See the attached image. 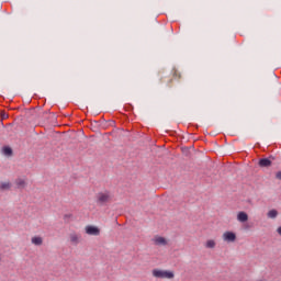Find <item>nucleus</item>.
Returning <instances> with one entry per match:
<instances>
[{"instance_id": "14", "label": "nucleus", "mask_w": 281, "mask_h": 281, "mask_svg": "<svg viewBox=\"0 0 281 281\" xmlns=\"http://www.w3.org/2000/svg\"><path fill=\"white\" fill-rule=\"evenodd\" d=\"M278 217V211L276 210H270L268 212V218H277Z\"/></svg>"}, {"instance_id": "3", "label": "nucleus", "mask_w": 281, "mask_h": 281, "mask_svg": "<svg viewBox=\"0 0 281 281\" xmlns=\"http://www.w3.org/2000/svg\"><path fill=\"white\" fill-rule=\"evenodd\" d=\"M154 245H156V247H167L169 240L166 237H161L159 235L154 236V238L151 239Z\"/></svg>"}, {"instance_id": "15", "label": "nucleus", "mask_w": 281, "mask_h": 281, "mask_svg": "<svg viewBox=\"0 0 281 281\" xmlns=\"http://www.w3.org/2000/svg\"><path fill=\"white\" fill-rule=\"evenodd\" d=\"M2 120H8L9 115L5 112H1Z\"/></svg>"}, {"instance_id": "2", "label": "nucleus", "mask_w": 281, "mask_h": 281, "mask_svg": "<svg viewBox=\"0 0 281 281\" xmlns=\"http://www.w3.org/2000/svg\"><path fill=\"white\" fill-rule=\"evenodd\" d=\"M111 199H113V195H111V192L109 191H101L97 194V203L99 205H105Z\"/></svg>"}, {"instance_id": "5", "label": "nucleus", "mask_w": 281, "mask_h": 281, "mask_svg": "<svg viewBox=\"0 0 281 281\" xmlns=\"http://www.w3.org/2000/svg\"><path fill=\"white\" fill-rule=\"evenodd\" d=\"M86 234H88V236H100V228L88 225L86 226Z\"/></svg>"}, {"instance_id": "4", "label": "nucleus", "mask_w": 281, "mask_h": 281, "mask_svg": "<svg viewBox=\"0 0 281 281\" xmlns=\"http://www.w3.org/2000/svg\"><path fill=\"white\" fill-rule=\"evenodd\" d=\"M222 238L224 243H236V233L227 231L223 233Z\"/></svg>"}, {"instance_id": "7", "label": "nucleus", "mask_w": 281, "mask_h": 281, "mask_svg": "<svg viewBox=\"0 0 281 281\" xmlns=\"http://www.w3.org/2000/svg\"><path fill=\"white\" fill-rule=\"evenodd\" d=\"M238 223H247L249 221V215L245 211H240L237 213Z\"/></svg>"}, {"instance_id": "13", "label": "nucleus", "mask_w": 281, "mask_h": 281, "mask_svg": "<svg viewBox=\"0 0 281 281\" xmlns=\"http://www.w3.org/2000/svg\"><path fill=\"white\" fill-rule=\"evenodd\" d=\"M2 154H3L5 157H12V148H10V147H3V148H2Z\"/></svg>"}, {"instance_id": "8", "label": "nucleus", "mask_w": 281, "mask_h": 281, "mask_svg": "<svg viewBox=\"0 0 281 281\" xmlns=\"http://www.w3.org/2000/svg\"><path fill=\"white\" fill-rule=\"evenodd\" d=\"M12 189V182L10 181H2L0 182V190L4 192L5 190H11Z\"/></svg>"}, {"instance_id": "11", "label": "nucleus", "mask_w": 281, "mask_h": 281, "mask_svg": "<svg viewBox=\"0 0 281 281\" xmlns=\"http://www.w3.org/2000/svg\"><path fill=\"white\" fill-rule=\"evenodd\" d=\"M204 246H205L206 249H215L216 248V240L207 239Z\"/></svg>"}, {"instance_id": "1", "label": "nucleus", "mask_w": 281, "mask_h": 281, "mask_svg": "<svg viewBox=\"0 0 281 281\" xmlns=\"http://www.w3.org/2000/svg\"><path fill=\"white\" fill-rule=\"evenodd\" d=\"M151 276L162 280H172V278H175V272L170 270L154 269Z\"/></svg>"}, {"instance_id": "10", "label": "nucleus", "mask_w": 281, "mask_h": 281, "mask_svg": "<svg viewBox=\"0 0 281 281\" xmlns=\"http://www.w3.org/2000/svg\"><path fill=\"white\" fill-rule=\"evenodd\" d=\"M259 166L261 168H269V166H271V160H269V158H263L259 160Z\"/></svg>"}, {"instance_id": "9", "label": "nucleus", "mask_w": 281, "mask_h": 281, "mask_svg": "<svg viewBox=\"0 0 281 281\" xmlns=\"http://www.w3.org/2000/svg\"><path fill=\"white\" fill-rule=\"evenodd\" d=\"M31 243H32V245L41 247V245H43V237L34 236V237L31 238Z\"/></svg>"}, {"instance_id": "12", "label": "nucleus", "mask_w": 281, "mask_h": 281, "mask_svg": "<svg viewBox=\"0 0 281 281\" xmlns=\"http://www.w3.org/2000/svg\"><path fill=\"white\" fill-rule=\"evenodd\" d=\"M15 186H16V188H25V186H27V183L25 182V179L18 178L15 180Z\"/></svg>"}, {"instance_id": "16", "label": "nucleus", "mask_w": 281, "mask_h": 281, "mask_svg": "<svg viewBox=\"0 0 281 281\" xmlns=\"http://www.w3.org/2000/svg\"><path fill=\"white\" fill-rule=\"evenodd\" d=\"M276 179H278L279 181H281V171H278V172L276 173Z\"/></svg>"}, {"instance_id": "6", "label": "nucleus", "mask_w": 281, "mask_h": 281, "mask_svg": "<svg viewBox=\"0 0 281 281\" xmlns=\"http://www.w3.org/2000/svg\"><path fill=\"white\" fill-rule=\"evenodd\" d=\"M80 238H82V237L78 233H70L69 234V240H70L71 245H79L80 244Z\"/></svg>"}, {"instance_id": "17", "label": "nucleus", "mask_w": 281, "mask_h": 281, "mask_svg": "<svg viewBox=\"0 0 281 281\" xmlns=\"http://www.w3.org/2000/svg\"><path fill=\"white\" fill-rule=\"evenodd\" d=\"M278 235L281 236V226L277 229Z\"/></svg>"}]
</instances>
